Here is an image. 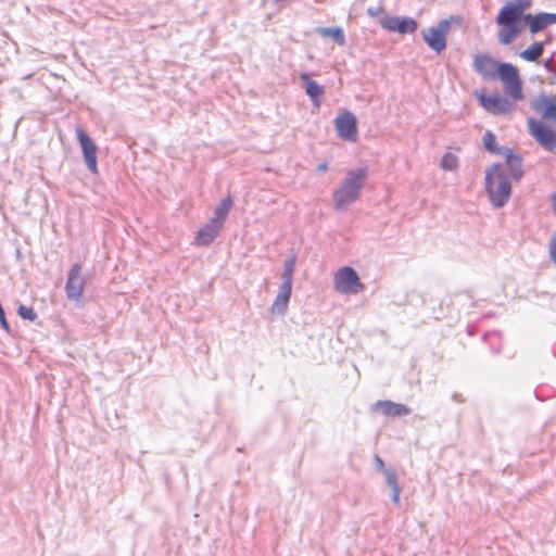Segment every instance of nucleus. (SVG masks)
<instances>
[{
	"instance_id": "obj_1",
	"label": "nucleus",
	"mask_w": 556,
	"mask_h": 556,
	"mask_svg": "<svg viewBox=\"0 0 556 556\" xmlns=\"http://www.w3.org/2000/svg\"><path fill=\"white\" fill-rule=\"evenodd\" d=\"M530 7V0H511L500 9L495 22L498 27L496 38L501 45L513 43L523 31L526 11Z\"/></svg>"
},
{
	"instance_id": "obj_2",
	"label": "nucleus",
	"mask_w": 556,
	"mask_h": 556,
	"mask_svg": "<svg viewBox=\"0 0 556 556\" xmlns=\"http://www.w3.org/2000/svg\"><path fill=\"white\" fill-rule=\"evenodd\" d=\"M366 177V168H358L348 173L340 188L333 193L336 208H344L359 198Z\"/></svg>"
},
{
	"instance_id": "obj_3",
	"label": "nucleus",
	"mask_w": 556,
	"mask_h": 556,
	"mask_svg": "<svg viewBox=\"0 0 556 556\" xmlns=\"http://www.w3.org/2000/svg\"><path fill=\"white\" fill-rule=\"evenodd\" d=\"M485 189L494 206L501 207L508 201L511 188L500 164L485 172Z\"/></svg>"
},
{
	"instance_id": "obj_4",
	"label": "nucleus",
	"mask_w": 556,
	"mask_h": 556,
	"mask_svg": "<svg viewBox=\"0 0 556 556\" xmlns=\"http://www.w3.org/2000/svg\"><path fill=\"white\" fill-rule=\"evenodd\" d=\"M475 97L481 108L493 115H511L517 109V102H519V100L508 96L485 94L483 91H475Z\"/></svg>"
},
{
	"instance_id": "obj_5",
	"label": "nucleus",
	"mask_w": 556,
	"mask_h": 556,
	"mask_svg": "<svg viewBox=\"0 0 556 556\" xmlns=\"http://www.w3.org/2000/svg\"><path fill=\"white\" fill-rule=\"evenodd\" d=\"M496 77L501 80L506 96L519 101L525 99L523 81L516 65L507 62L502 63Z\"/></svg>"
},
{
	"instance_id": "obj_6",
	"label": "nucleus",
	"mask_w": 556,
	"mask_h": 556,
	"mask_svg": "<svg viewBox=\"0 0 556 556\" xmlns=\"http://www.w3.org/2000/svg\"><path fill=\"white\" fill-rule=\"evenodd\" d=\"M334 289L342 294H357L364 290L357 273L350 266L340 268L333 277Z\"/></svg>"
},
{
	"instance_id": "obj_7",
	"label": "nucleus",
	"mask_w": 556,
	"mask_h": 556,
	"mask_svg": "<svg viewBox=\"0 0 556 556\" xmlns=\"http://www.w3.org/2000/svg\"><path fill=\"white\" fill-rule=\"evenodd\" d=\"M451 24L447 20H442L437 26L429 27L421 31L425 42L437 53H441L446 48V37Z\"/></svg>"
},
{
	"instance_id": "obj_8",
	"label": "nucleus",
	"mask_w": 556,
	"mask_h": 556,
	"mask_svg": "<svg viewBox=\"0 0 556 556\" xmlns=\"http://www.w3.org/2000/svg\"><path fill=\"white\" fill-rule=\"evenodd\" d=\"M334 126L341 139L349 142H355L357 140V119L351 112L344 111L340 113L334 119Z\"/></svg>"
},
{
	"instance_id": "obj_9",
	"label": "nucleus",
	"mask_w": 556,
	"mask_h": 556,
	"mask_svg": "<svg viewBox=\"0 0 556 556\" xmlns=\"http://www.w3.org/2000/svg\"><path fill=\"white\" fill-rule=\"evenodd\" d=\"M530 135L546 150L556 148V131L534 119H528Z\"/></svg>"
},
{
	"instance_id": "obj_10",
	"label": "nucleus",
	"mask_w": 556,
	"mask_h": 556,
	"mask_svg": "<svg viewBox=\"0 0 556 556\" xmlns=\"http://www.w3.org/2000/svg\"><path fill=\"white\" fill-rule=\"evenodd\" d=\"M76 136L79 141V144L81 147L84 160L86 162V165L88 169L94 174L98 175V163H97V151L98 148L94 143V141L88 136V134L81 128H76Z\"/></svg>"
},
{
	"instance_id": "obj_11",
	"label": "nucleus",
	"mask_w": 556,
	"mask_h": 556,
	"mask_svg": "<svg viewBox=\"0 0 556 556\" xmlns=\"http://www.w3.org/2000/svg\"><path fill=\"white\" fill-rule=\"evenodd\" d=\"M380 25L388 31L401 35L414 34L418 28V23L408 16H384L380 20Z\"/></svg>"
},
{
	"instance_id": "obj_12",
	"label": "nucleus",
	"mask_w": 556,
	"mask_h": 556,
	"mask_svg": "<svg viewBox=\"0 0 556 556\" xmlns=\"http://www.w3.org/2000/svg\"><path fill=\"white\" fill-rule=\"evenodd\" d=\"M502 63L488 53L476 54L472 58L473 70L484 79L496 78Z\"/></svg>"
},
{
	"instance_id": "obj_13",
	"label": "nucleus",
	"mask_w": 556,
	"mask_h": 556,
	"mask_svg": "<svg viewBox=\"0 0 556 556\" xmlns=\"http://www.w3.org/2000/svg\"><path fill=\"white\" fill-rule=\"evenodd\" d=\"M85 288V279L81 275V267L79 264H74L70 270L66 282V294L68 299L79 300L83 295Z\"/></svg>"
},
{
	"instance_id": "obj_14",
	"label": "nucleus",
	"mask_w": 556,
	"mask_h": 556,
	"mask_svg": "<svg viewBox=\"0 0 556 556\" xmlns=\"http://www.w3.org/2000/svg\"><path fill=\"white\" fill-rule=\"evenodd\" d=\"M372 410L386 417H402L410 414V409L406 405L389 400L376 402L372 405Z\"/></svg>"
},
{
	"instance_id": "obj_15",
	"label": "nucleus",
	"mask_w": 556,
	"mask_h": 556,
	"mask_svg": "<svg viewBox=\"0 0 556 556\" xmlns=\"http://www.w3.org/2000/svg\"><path fill=\"white\" fill-rule=\"evenodd\" d=\"M222 228V225L211 219L207 224H205L202 228L199 229L194 238V243L198 247H205L211 244L214 241V239L218 236Z\"/></svg>"
},
{
	"instance_id": "obj_16",
	"label": "nucleus",
	"mask_w": 556,
	"mask_h": 556,
	"mask_svg": "<svg viewBox=\"0 0 556 556\" xmlns=\"http://www.w3.org/2000/svg\"><path fill=\"white\" fill-rule=\"evenodd\" d=\"M556 23V14L541 13L536 15L526 14L525 26L528 25L531 34L544 29L546 26Z\"/></svg>"
},
{
	"instance_id": "obj_17",
	"label": "nucleus",
	"mask_w": 556,
	"mask_h": 556,
	"mask_svg": "<svg viewBox=\"0 0 556 556\" xmlns=\"http://www.w3.org/2000/svg\"><path fill=\"white\" fill-rule=\"evenodd\" d=\"M533 109L541 113L545 119H553L556 123V97H540L533 104Z\"/></svg>"
},
{
	"instance_id": "obj_18",
	"label": "nucleus",
	"mask_w": 556,
	"mask_h": 556,
	"mask_svg": "<svg viewBox=\"0 0 556 556\" xmlns=\"http://www.w3.org/2000/svg\"><path fill=\"white\" fill-rule=\"evenodd\" d=\"M300 79L304 84L306 94L317 106H319L320 98L325 93L324 87L318 85L315 80H312L307 73H302L300 75Z\"/></svg>"
},
{
	"instance_id": "obj_19",
	"label": "nucleus",
	"mask_w": 556,
	"mask_h": 556,
	"mask_svg": "<svg viewBox=\"0 0 556 556\" xmlns=\"http://www.w3.org/2000/svg\"><path fill=\"white\" fill-rule=\"evenodd\" d=\"M292 287H289L288 283H282L280 286V290L278 295L276 296L270 311L273 314H283L287 311L288 303L291 296Z\"/></svg>"
},
{
	"instance_id": "obj_20",
	"label": "nucleus",
	"mask_w": 556,
	"mask_h": 556,
	"mask_svg": "<svg viewBox=\"0 0 556 556\" xmlns=\"http://www.w3.org/2000/svg\"><path fill=\"white\" fill-rule=\"evenodd\" d=\"M506 165L511 178L519 180L522 176L521 159L515 155L510 150L505 152Z\"/></svg>"
},
{
	"instance_id": "obj_21",
	"label": "nucleus",
	"mask_w": 556,
	"mask_h": 556,
	"mask_svg": "<svg viewBox=\"0 0 556 556\" xmlns=\"http://www.w3.org/2000/svg\"><path fill=\"white\" fill-rule=\"evenodd\" d=\"M231 206H232V198H231V195H228L225 199H223L222 202L219 203V205L216 207V210L214 212V217L212 218V220H214L223 226Z\"/></svg>"
},
{
	"instance_id": "obj_22",
	"label": "nucleus",
	"mask_w": 556,
	"mask_h": 556,
	"mask_svg": "<svg viewBox=\"0 0 556 556\" xmlns=\"http://www.w3.org/2000/svg\"><path fill=\"white\" fill-rule=\"evenodd\" d=\"M544 52L543 42L536 41L521 51L520 56L529 62L536 61Z\"/></svg>"
},
{
	"instance_id": "obj_23",
	"label": "nucleus",
	"mask_w": 556,
	"mask_h": 556,
	"mask_svg": "<svg viewBox=\"0 0 556 556\" xmlns=\"http://www.w3.org/2000/svg\"><path fill=\"white\" fill-rule=\"evenodd\" d=\"M318 33L325 38H332L339 46L345 45L344 33L340 27L320 28L318 29Z\"/></svg>"
},
{
	"instance_id": "obj_24",
	"label": "nucleus",
	"mask_w": 556,
	"mask_h": 556,
	"mask_svg": "<svg viewBox=\"0 0 556 556\" xmlns=\"http://www.w3.org/2000/svg\"><path fill=\"white\" fill-rule=\"evenodd\" d=\"M295 261H296L295 255H292L285 263V268H283V274H282V278H283L282 283H288L289 287H292V276L294 273Z\"/></svg>"
},
{
	"instance_id": "obj_25",
	"label": "nucleus",
	"mask_w": 556,
	"mask_h": 556,
	"mask_svg": "<svg viewBox=\"0 0 556 556\" xmlns=\"http://www.w3.org/2000/svg\"><path fill=\"white\" fill-rule=\"evenodd\" d=\"M441 166L445 170H454L458 166V159L453 153H445L441 159Z\"/></svg>"
},
{
	"instance_id": "obj_26",
	"label": "nucleus",
	"mask_w": 556,
	"mask_h": 556,
	"mask_svg": "<svg viewBox=\"0 0 556 556\" xmlns=\"http://www.w3.org/2000/svg\"><path fill=\"white\" fill-rule=\"evenodd\" d=\"M483 144L488 151L491 153H498L496 148V138L493 132L488 130L483 136Z\"/></svg>"
},
{
	"instance_id": "obj_27",
	"label": "nucleus",
	"mask_w": 556,
	"mask_h": 556,
	"mask_svg": "<svg viewBox=\"0 0 556 556\" xmlns=\"http://www.w3.org/2000/svg\"><path fill=\"white\" fill-rule=\"evenodd\" d=\"M18 315L23 318V319H27V320H35L37 318V314L36 312L34 311L33 307H29V306H25V305H20L18 307Z\"/></svg>"
},
{
	"instance_id": "obj_28",
	"label": "nucleus",
	"mask_w": 556,
	"mask_h": 556,
	"mask_svg": "<svg viewBox=\"0 0 556 556\" xmlns=\"http://www.w3.org/2000/svg\"><path fill=\"white\" fill-rule=\"evenodd\" d=\"M383 473H384L387 482L391 489L399 488L396 475L394 473V471L388 469V470H384Z\"/></svg>"
},
{
	"instance_id": "obj_29",
	"label": "nucleus",
	"mask_w": 556,
	"mask_h": 556,
	"mask_svg": "<svg viewBox=\"0 0 556 556\" xmlns=\"http://www.w3.org/2000/svg\"><path fill=\"white\" fill-rule=\"evenodd\" d=\"M544 66L547 71L549 72H555L554 76L549 77L548 78V84L549 85H554L556 84V64L554 63L553 60H547L545 63H544Z\"/></svg>"
},
{
	"instance_id": "obj_30",
	"label": "nucleus",
	"mask_w": 556,
	"mask_h": 556,
	"mask_svg": "<svg viewBox=\"0 0 556 556\" xmlns=\"http://www.w3.org/2000/svg\"><path fill=\"white\" fill-rule=\"evenodd\" d=\"M549 253L552 258L556 262V231L549 243Z\"/></svg>"
},
{
	"instance_id": "obj_31",
	"label": "nucleus",
	"mask_w": 556,
	"mask_h": 556,
	"mask_svg": "<svg viewBox=\"0 0 556 556\" xmlns=\"http://www.w3.org/2000/svg\"><path fill=\"white\" fill-rule=\"evenodd\" d=\"M391 490H392V501L395 504H399L400 503V493H401L400 486L395 488V489H391Z\"/></svg>"
},
{
	"instance_id": "obj_32",
	"label": "nucleus",
	"mask_w": 556,
	"mask_h": 556,
	"mask_svg": "<svg viewBox=\"0 0 556 556\" xmlns=\"http://www.w3.org/2000/svg\"><path fill=\"white\" fill-rule=\"evenodd\" d=\"M376 463H377V467H378L380 470H382L383 472H384V470H387V469L384 468V464H383V462H382L379 457H377V458H376Z\"/></svg>"
},
{
	"instance_id": "obj_33",
	"label": "nucleus",
	"mask_w": 556,
	"mask_h": 556,
	"mask_svg": "<svg viewBox=\"0 0 556 556\" xmlns=\"http://www.w3.org/2000/svg\"><path fill=\"white\" fill-rule=\"evenodd\" d=\"M551 201H552V204H553L554 213L556 215V192L551 195Z\"/></svg>"
},
{
	"instance_id": "obj_34",
	"label": "nucleus",
	"mask_w": 556,
	"mask_h": 556,
	"mask_svg": "<svg viewBox=\"0 0 556 556\" xmlns=\"http://www.w3.org/2000/svg\"><path fill=\"white\" fill-rule=\"evenodd\" d=\"M327 168H328L327 163H323V164L318 165V170L319 172H325V170H327Z\"/></svg>"
}]
</instances>
